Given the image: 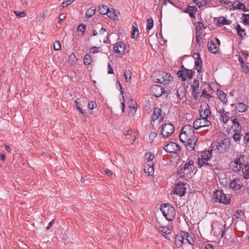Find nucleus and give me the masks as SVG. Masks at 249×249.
<instances>
[{
    "mask_svg": "<svg viewBox=\"0 0 249 249\" xmlns=\"http://www.w3.org/2000/svg\"><path fill=\"white\" fill-rule=\"evenodd\" d=\"M182 235H183L184 241H186L191 245H194L195 241L192 236L190 235L188 232L182 231Z\"/></svg>",
    "mask_w": 249,
    "mask_h": 249,
    "instance_id": "22",
    "label": "nucleus"
},
{
    "mask_svg": "<svg viewBox=\"0 0 249 249\" xmlns=\"http://www.w3.org/2000/svg\"><path fill=\"white\" fill-rule=\"evenodd\" d=\"M236 109L239 112L243 113L245 112L248 108L249 106L242 102H239L236 104Z\"/></svg>",
    "mask_w": 249,
    "mask_h": 249,
    "instance_id": "25",
    "label": "nucleus"
},
{
    "mask_svg": "<svg viewBox=\"0 0 249 249\" xmlns=\"http://www.w3.org/2000/svg\"><path fill=\"white\" fill-rule=\"evenodd\" d=\"M128 105L131 108L129 114L133 116L137 110V102L134 100L130 99L128 101Z\"/></svg>",
    "mask_w": 249,
    "mask_h": 249,
    "instance_id": "20",
    "label": "nucleus"
},
{
    "mask_svg": "<svg viewBox=\"0 0 249 249\" xmlns=\"http://www.w3.org/2000/svg\"><path fill=\"white\" fill-rule=\"evenodd\" d=\"M132 72L130 70L125 71L124 75L125 77L126 82H128L131 78Z\"/></svg>",
    "mask_w": 249,
    "mask_h": 249,
    "instance_id": "41",
    "label": "nucleus"
},
{
    "mask_svg": "<svg viewBox=\"0 0 249 249\" xmlns=\"http://www.w3.org/2000/svg\"><path fill=\"white\" fill-rule=\"evenodd\" d=\"M244 140L247 143L249 144V133H246L244 136Z\"/></svg>",
    "mask_w": 249,
    "mask_h": 249,
    "instance_id": "64",
    "label": "nucleus"
},
{
    "mask_svg": "<svg viewBox=\"0 0 249 249\" xmlns=\"http://www.w3.org/2000/svg\"><path fill=\"white\" fill-rule=\"evenodd\" d=\"M177 95L178 97L182 100L185 96V89L184 88H179L177 89Z\"/></svg>",
    "mask_w": 249,
    "mask_h": 249,
    "instance_id": "35",
    "label": "nucleus"
},
{
    "mask_svg": "<svg viewBox=\"0 0 249 249\" xmlns=\"http://www.w3.org/2000/svg\"><path fill=\"white\" fill-rule=\"evenodd\" d=\"M100 49V47H95V46L92 47L89 49L90 53H95L101 52L102 49L99 50Z\"/></svg>",
    "mask_w": 249,
    "mask_h": 249,
    "instance_id": "49",
    "label": "nucleus"
},
{
    "mask_svg": "<svg viewBox=\"0 0 249 249\" xmlns=\"http://www.w3.org/2000/svg\"><path fill=\"white\" fill-rule=\"evenodd\" d=\"M236 29L237 32V35L240 36L241 38H243L244 36H246V33L242 34V33H240V32H245V30L241 28L240 25L239 24H237L236 26Z\"/></svg>",
    "mask_w": 249,
    "mask_h": 249,
    "instance_id": "39",
    "label": "nucleus"
},
{
    "mask_svg": "<svg viewBox=\"0 0 249 249\" xmlns=\"http://www.w3.org/2000/svg\"><path fill=\"white\" fill-rule=\"evenodd\" d=\"M69 61L71 62V64L73 63H76L77 61V59L75 55V54L73 53L71 54L69 56Z\"/></svg>",
    "mask_w": 249,
    "mask_h": 249,
    "instance_id": "45",
    "label": "nucleus"
},
{
    "mask_svg": "<svg viewBox=\"0 0 249 249\" xmlns=\"http://www.w3.org/2000/svg\"><path fill=\"white\" fill-rule=\"evenodd\" d=\"M157 136V134L155 132H152L150 133V135L149 136L150 140H151L153 141L154 139Z\"/></svg>",
    "mask_w": 249,
    "mask_h": 249,
    "instance_id": "62",
    "label": "nucleus"
},
{
    "mask_svg": "<svg viewBox=\"0 0 249 249\" xmlns=\"http://www.w3.org/2000/svg\"><path fill=\"white\" fill-rule=\"evenodd\" d=\"M154 165H147L148 167L146 169V166L144 168V172L145 173L147 174L148 176H152L154 172V168L153 167Z\"/></svg>",
    "mask_w": 249,
    "mask_h": 249,
    "instance_id": "36",
    "label": "nucleus"
},
{
    "mask_svg": "<svg viewBox=\"0 0 249 249\" xmlns=\"http://www.w3.org/2000/svg\"><path fill=\"white\" fill-rule=\"evenodd\" d=\"M188 69L185 68L183 65H181L180 70H178L177 72V75L179 78L181 79L182 82L186 80V75L185 74V71Z\"/></svg>",
    "mask_w": 249,
    "mask_h": 249,
    "instance_id": "19",
    "label": "nucleus"
},
{
    "mask_svg": "<svg viewBox=\"0 0 249 249\" xmlns=\"http://www.w3.org/2000/svg\"><path fill=\"white\" fill-rule=\"evenodd\" d=\"M174 239L177 248H180L182 246L184 243V239L183 235H182V231H180L179 234H177L175 236Z\"/></svg>",
    "mask_w": 249,
    "mask_h": 249,
    "instance_id": "17",
    "label": "nucleus"
},
{
    "mask_svg": "<svg viewBox=\"0 0 249 249\" xmlns=\"http://www.w3.org/2000/svg\"><path fill=\"white\" fill-rule=\"evenodd\" d=\"M195 128L191 125H185L181 129L179 135V139L181 142H186L194 136Z\"/></svg>",
    "mask_w": 249,
    "mask_h": 249,
    "instance_id": "3",
    "label": "nucleus"
},
{
    "mask_svg": "<svg viewBox=\"0 0 249 249\" xmlns=\"http://www.w3.org/2000/svg\"><path fill=\"white\" fill-rule=\"evenodd\" d=\"M242 16L244 18L243 20V24L249 25V14H243Z\"/></svg>",
    "mask_w": 249,
    "mask_h": 249,
    "instance_id": "48",
    "label": "nucleus"
},
{
    "mask_svg": "<svg viewBox=\"0 0 249 249\" xmlns=\"http://www.w3.org/2000/svg\"><path fill=\"white\" fill-rule=\"evenodd\" d=\"M108 7L106 5H103L101 6H100L98 9L99 12L101 15H106L107 13V11L108 10Z\"/></svg>",
    "mask_w": 249,
    "mask_h": 249,
    "instance_id": "37",
    "label": "nucleus"
},
{
    "mask_svg": "<svg viewBox=\"0 0 249 249\" xmlns=\"http://www.w3.org/2000/svg\"><path fill=\"white\" fill-rule=\"evenodd\" d=\"M199 93V89H192V95L194 98L196 100L198 98V94Z\"/></svg>",
    "mask_w": 249,
    "mask_h": 249,
    "instance_id": "57",
    "label": "nucleus"
},
{
    "mask_svg": "<svg viewBox=\"0 0 249 249\" xmlns=\"http://www.w3.org/2000/svg\"><path fill=\"white\" fill-rule=\"evenodd\" d=\"M219 112L223 122L225 124H227L230 119L229 112L226 111L224 108H222L219 110Z\"/></svg>",
    "mask_w": 249,
    "mask_h": 249,
    "instance_id": "21",
    "label": "nucleus"
},
{
    "mask_svg": "<svg viewBox=\"0 0 249 249\" xmlns=\"http://www.w3.org/2000/svg\"><path fill=\"white\" fill-rule=\"evenodd\" d=\"M213 197L215 199V202L222 203L225 204H230L231 202V198L230 197L228 198L221 190H216L213 195Z\"/></svg>",
    "mask_w": 249,
    "mask_h": 249,
    "instance_id": "4",
    "label": "nucleus"
},
{
    "mask_svg": "<svg viewBox=\"0 0 249 249\" xmlns=\"http://www.w3.org/2000/svg\"><path fill=\"white\" fill-rule=\"evenodd\" d=\"M158 230L160 232L167 233V232L169 231V229L168 228V227L160 226L158 228Z\"/></svg>",
    "mask_w": 249,
    "mask_h": 249,
    "instance_id": "51",
    "label": "nucleus"
},
{
    "mask_svg": "<svg viewBox=\"0 0 249 249\" xmlns=\"http://www.w3.org/2000/svg\"><path fill=\"white\" fill-rule=\"evenodd\" d=\"M234 9L242 10L244 12H247L248 10L246 8L245 4L242 2H239L236 4L235 2L232 4Z\"/></svg>",
    "mask_w": 249,
    "mask_h": 249,
    "instance_id": "27",
    "label": "nucleus"
},
{
    "mask_svg": "<svg viewBox=\"0 0 249 249\" xmlns=\"http://www.w3.org/2000/svg\"><path fill=\"white\" fill-rule=\"evenodd\" d=\"M88 107L89 109L92 110L97 107V104L95 101H90L89 103Z\"/></svg>",
    "mask_w": 249,
    "mask_h": 249,
    "instance_id": "55",
    "label": "nucleus"
},
{
    "mask_svg": "<svg viewBox=\"0 0 249 249\" xmlns=\"http://www.w3.org/2000/svg\"><path fill=\"white\" fill-rule=\"evenodd\" d=\"M199 0V8L206 5L208 3V0Z\"/></svg>",
    "mask_w": 249,
    "mask_h": 249,
    "instance_id": "61",
    "label": "nucleus"
},
{
    "mask_svg": "<svg viewBox=\"0 0 249 249\" xmlns=\"http://www.w3.org/2000/svg\"><path fill=\"white\" fill-rule=\"evenodd\" d=\"M199 83V81L197 79H195L193 82V84L191 85V88L192 89H198Z\"/></svg>",
    "mask_w": 249,
    "mask_h": 249,
    "instance_id": "44",
    "label": "nucleus"
},
{
    "mask_svg": "<svg viewBox=\"0 0 249 249\" xmlns=\"http://www.w3.org/2000/svg\"><path fill=\"white\" fill-rule=\"evenodd\" d=\"M230 147V141L229 138H225L218 143L217 148L219 153L227 151Z\"/></svg>",
    "mask_w": 249,
    "mask_h": 249,
    "instance_id": "7",
    "label": "nucleus"
},
{
    "mask_svg": "<svg viewBox=\"0 0 249 249\" xmlns=\"http://www.w3.org/2000/svg\"><path fill=\"white\" fill-rule=\"evenodd\" d=\"M164 150L167 153H177L180 151L181 149L178 144L174 142H170L164 147Z\"/></svg>",
    "mask_w": 249,
    "mask_h": 249,
    "instance_id": "9",
    "label": "nucleus"
},
{
    "mask_svg": "<svg viewBox=\"0 0 249 249\" xmlns=\"http://www.w3.org/2000/svg\"><path fill=\"white\" fill-rule=\"evenodd\" d=\"M212 127V124L210 121L208 119L204 118V117H201L194 121L193 123V127L196 130H198L201 128Z\"/></svg>",
    "mask_w": 249,
    "mask_h": 249,
    "instance_id": "5",
    "label": "nucleus"
},
{
    "mask_svg": "<svg viewBox=\"0 0 249 249\" xmlns=\"http://www.w3.org/2000/svg\"><path fill=\"white\" fill-rule=\"evenodd\" d=\"M195 72L193 71L192 70L188 69L185 71V74L186 75V78L188 77L189 79H191L193 78Z\"/></svg>",
    "mask_w": 249,
    "mask_h": 249,
    "instance_id": "46",
    "label": "nucleus"
},
{
    "mask_svg": "<svg viewBox=\"0 0 249 249\" xmlns=\"http://www.w3.org/2000/svg\"><path fill=\"white\" fill-rule=\"evenodd\" d=\"M61 46L59 41H55L53 43V48L55 51H58L61 49Z\"/></svg>",
    "mask_w": 249,
    "mask_h": 249,
    "instance_id": "53",
    "label": "nucleus"
},
{
    "mask_svg": "<svg viewBox=\"0 0 249 249\" xmlns=\"http://www.w3.org/2000/svg\"><path fill=\"white\" fill-rule=\"evenodd\" d=\"M234 164H236L239 166L243 167L245 165V161L244 155L240 154L239 157H237L233 161Z\"/></svg>",
    "mask_w": 249,
    "mask_h": 249,
    "instance_id": "24",
    "label": "nucleus"
},
{
    "mask_svg": "<svg viewBox=\"0 0 249 249\" xmlns=\"http://www.w3.org/2000/svg\"><path fill=\"white\" fill-rule=\"evenodd\" d=\"M185 184L179 181L176 184L174 190V194L182 196L185 195L186 193V188L185 187Z\"/></svg>",
    "mask_w": 249,
    "mask_h": 249,
    "instance_id": "10",
    "label": "nucleus"
},
{
    "mask_svg": "<svg viewBox=\"0 0 249 249\" xmlns=\"http://www.w3.org/2000/svg\"><path fill=\"white\" fill-rule=\"evenodd\" d=\"M139 35V30L138 28V25L136 23L134 22L132 26V31L131 34V37L134 38L136 36H137Z\"/></svg>",
    "mask_w": 249,
    "mask_h": 249,
    "instance_id": "30",
    "label": "nucleus"
},
{
    "mask_svg": "<svg viewBox=\"0 0 249 249\" xmlns=\"http://www.w3.org/2000/svg\"><path fill=\"white\" fill-rule=\"evenodd\" d=\"M145 159L147 160V165H154V163L153 162V160L154 158V155L150 154V153H147L145 155Z\"/></svg>",
    "mask_w": 249,
    "mask_h": 249,
    "instance_id": "32",
    "label": "nucleus"
},
{
    "mask_svg": "<svg viewBox=\"0 0 249 249\" xmlns=\"http://www.w3.org/2000/svg\"><path fill=\"white\" fill-rule=\"evenodd\" d=\"M175 131V127L172 124H164L161 127L160 133L163 138L171 135Z\"/></svg>",
    "mask_w": 249,
    "mask_h": 249,
    "instance_id": "6",
    "label": "nucleus"
},
{
    "mask_svg": "<svg viewBox=\"0 0 249 249\" xmlns=\"http://www.w3.org/2000/svg\"><path fill=\"white\" fill-rule=\"evenodd\" d=\"M242 137L240 132H239L238 130H236L234 134L233 135V139L235 142H237L239 141Z\"/></svg>",
    "mask_w": 249,
    "mask_h": 249,
    "instance_id": "40",
    "label": "nucleus"
},
{
    "mask_svg": "<svg viewBox=\"0 0 249 249\" xmlns=\"http://www.w3.org/2000/svg\"><path fill=\"white\" fill-rule=\"evenodd\" d=\"M205 29V27L201 22L199 21L197 22L195 31L196 41L198 44L199 43V39H202L201 36L203 34V29Z\"/></svg>",
    "mask_w": 249,
    "mask_h": 249,
    "instance_id": "14",
    "label": "nucleus"
},
{
    "mask_svg": "<svg viewBox=\"0 0 249 249\" xmlns=\"http://www.w3.org/2000/svg\"><path fill=\"white\" fill-rule=\"evenodd\" d=\"M14 13L18 18H23L26 16V13L24 11L18 12L17 11H14Z\"/></svg>",
    "mask_w": 249,
    "mask_h": 249,
    "instance_id": "54",
    "label": "nucleus"
},
{
    "mask_svg": "<svg viewBox=\"0 0 249 249\" xmlns=\"http://www.w3.org/2000/svg\"><path fill=\"white\" fill-rule=\"evenodd\" d=\"M218 95L220 101L226 105L228 102L226 94L223 91L219 90L218 91Z\"/></svg>",
    "mask_w": 249,
    "mask_h": 249,
    "instance_id": "28",
    "label": "nucleus"
},
{
    "mask_svg": "<svg viewBox=\"0 0 249 249\" xmlns=\"http://www.w3.org/2000/svg\"><path fill=\"white\" fill-rule=\"evenodd\" d=\"M198 141L197 137H194L186 142H182L185 145L187 151H192L195 149V146Z\"/></svg>",
    "mask_w": 249,
    "mask_h": 249,
    "instance_id": "13",
    "label": "nucleus"
},
{
    "mask_svg": "<svg viewBox=\"0 0 249 249\" xmlns=\"http://www.w3.org/2000/svg\"><path fill=\"white\" fill-rule=\"evenodd\" d=\"M95 12L96 7L94 6H91L86 12V17H88L89 18H91L95 14Z\"/></svg>",
    "mask_w": 249,
    "mask_h": 249,
    "instance_id": "33",
    "label": "nucleus"
},
{
    "mask_svg": "<svg viewBox=\"0 0 249 249\" xmlns=\"http://www.w3.org/2000/svg\"><path fill=\"white\" fill-rule=\"evenodd\" d=\"M230 185L231 188L235 191L239 190L241 188V185L236 183L235 179L231 181Z\"/></svg>",
    "mask_w": 249,
    "mask_h": 249,
    "instance_id": "34",
    "label": "nucleus"
},
{
    "mask_svg": "<svg viewBox=\"0 0 249 249\" xmlns=\"http://www.w3.org/2000/svg\"><path fill=\"white\" fill-rule=\"evenodd\" d=\"M194 164V161L193 160H190L187 163L184 164V170L189 169V166L193 165Z\"/></svg>",
    "mask_w": 249,
    "mask_h": 249,
    "instance_id": "60",
    "label": "nucleus"
},
{
    "mask_svg": "<svg viewBox=\"0 0 249 249\" xmlns=\"http://www.w3.org/2000/svg\"><path fill=\"white\" fill-rule=\"evenodd\" d=\"M154 80L156 83L166 85L173 80V77L169 73L160 71L154 76Z\"/></svg>",
    "mask_w": 249,
    "mask_h": 249,
    "instance_id": "2",
    "label": "nucleus"
},
{
    "mask_svg": "<svg viewBox=\"0 0 249 249\" xmlns=\"http://www.w3.org/2000/svg\"><path fill=\"white\" fill-rule=\"evenodd\" d=\"M86 26L84 24H83V23L80 24L78 26L77 31L78 32H82V34H83V33H84V31L86 29Z\"/></svg>",
    "mask_w": 249,
    "mask_h": 249,
    "instance_id": "58",
    "label": "nucleus"
},
{
    "mask_svg": "<svg viewBox=\"0 0 249 249\" xmlns=\"http://www.w3.org/2000/svg\"><path fill=\"white\" fill-rule=\"evenodd\" d=\"M241 168H242V167L239 166L238 165L234 164L232 166V170L234 172L238 173L241 170Z\"/></svg>",
    "mask_w": 249,
    "mask_h": 249,
    "instance_id": "59",
    "label": "nucleus"
},
{
    "mask_svg": "<svg viewBox=\"0 0 249 249\" xmlns=\"http://www.w3.org/2000/svg\"><path fill=\"white\" fill-rule=\"evenodd\" d=\"M231 120L232 122V123L233 125H236V127L238 128L241 127L240 124L238 122V121L237 118H235L234 116H232L231 117Z\"/></svg>",
    "mask_w": 249,
    "mask_h": 249,
    "instance_id": "50",
    "label": "nucleus"
},
{
    "mask_svg": "<svg viewBox=\"0 0 249 249\" xmlns=\"http://www.w3.org/2000/svg\"><path fill=\"white\" fill-rule=\"evenodd\" d=\"M91 63V58L90 54H86L84 56V63L86 66L89 65Z\"/></svg>",
    "mask_w": 249,
    "mask_h": 249,
    "instance_id": "38",
    "label": "nucleus"
},
{
    "mask_svg": "<svg viewBox=\"0 0 249 249\" xmlns=\"http://www.w3.org/2000/svg\"><path fill=\"white\" fill-rule=\"evenodd\" d=\"M106 15L108 17L114 20L118 19V16L113 9H110L108 8V10L107 11V13Z\"/></svg>",
    "mask_w": 249,
    "mask_h": 249,
    "instance_id": "29",
    "label": "nucleus"
},
{
    "mask_svg": "<svg viewBox=\"0 0 249 249\" xmlns=\"http://www.w3.org/2000/svg\"><path fill=\"white\" fill-rule=\"evenodd\" d=\"M184 13H186L189 14L190 17L191 18H195V13L194 12H193L192 10H191L190 8H189V7L187 6V8L184 11Z\"/></svg>",
    "mask_w": 249,
    "mask_h": 249,
    "instance_id": "47",
    "label": "nucleus"
},
{
    "mask_svg": "<svg viewBox=\"0 0 249 249\" xmlns=\"http://www.w3.org/2000/svg\"><path fill=\"white\" fill-rule=\"evenodd\" d=\"M231 21L227 20L226 18L223 17H221L219 18V19L217 21V23L218 24H219V26H220L221 25H229L231 23Z\"/></svg>",
    "mask_w": 249,
    "mask_h": 249,
    "instance_id": "31",
    "label": "nucleus"
},
{
    "mask_svg": "<svg viewBox=\"0 0 249 249\" xmlns=\"http://www.w3.org/2000/svg\"><path fill=\"white\" fill-rule=\"evenodd\" d=\"M74 107H76V108L78 110V111L81 113L82 116L83 117H85L86 114L83 111L82 109L80 107L79 103L77 101V100L74 101Z\"/></svg>",
    "mask_w": 249,
    "mask_h": 249,
    "instance_id": "42",
    "label": "nucleus"
},
{
    "mask_svg": "<svg viewBox=\"0 0 249 249\" xmlns=\"http://www.w3.org/2000/svg\"><path fill=\"white\" fill-rule=\"evenodd\" d=\"M201 96H203L204 98L208 100L212 98V96L207 92V91L205 89H204L202 90Z\"/></svg>",
    "mask_w": 249,
    "mask_h": 249,
    "instance_id": "52",
    "label": "nucleus"
},
{
    "mask_svg": "<svg viewBox=\"0 0 249 249\" xmlns=\"http://www.w3.org/2000/svg\"><path fill=\"white\" fill-rule=\"evenodd\" d=\"M241 170H242L243 178L246 180H248L249 179V163H246L242 167Z\"/></svg>",
    "mask_w": 249,
    "mask_h": 249,
    "instance_id": "23",
    "label": "nucleus"
},
{
    "mask_svg": "<svg viewBox=\"0 0 249 249\" xmlns=\"http://www.w3.org/2000/svg\"><path fill=\"white\" fill-rule=\"evenodd\" d=\"M153 20L152 18H149L147 19L146 29L148 30H151L153 27Z\"/></svg>",
    "mask_w": 249,
    "mask_h": 249,
    "instance_id": "43",
    "label": "nucleus"
},
{
    "mask_svg": "<svg viewBox=\"0 0 249 249\" xmlns=\"http://www.w3.org/2000/svg\"><path fill=\"white\" fill-rule=\"evenodd\" d=\"M211 154V153L210 152V151H208V154H206V152H205L203 154H202V158H198V164L199 165L200 167L203 166H209V167H212L213 166V165H212L211 163L209 162H207L206 161H208L210 160V156H208V155Z\"/></svg>",
    "mask_w": 249,
    "mask_h": 249,
    "instance_id": "11",
    "label": "nucleus"
},
{
    "mask_svg": "<svg viewBox=\"0 0 249 249\" xmlns=\"http://www.w3.org/2000/svg\"><path fill=\"white\" fill-rule=\"evenodd\" d=\"M74 0H67L66 1H63L61 5L60 6V9H62L67 6L70 5L71 3H72V1H73Z\"/></svg>",
    "mask_w": 249,
    "mask_h": 249,
    "instance_id": "56",
    "label": "nucleus"
},
{
    "mask_svg": "<svg viewBox=\"0 0 249 249\" xmlns=\"http://www.w3.org/2000/svg\"><path fill=\"white\" fill-rule=\"evenodd\" d=\"M151 91L154 96L156 97H159L162 94L166 93V91L161 86L157 85L152 86Z\"/></svg>",
    "mask_w": 249,
    "mask_h": 249,
    "instance_id": "12",
    "label": "nucleus"
},
{
    "mask_svg": "<svg viewBox=\"0 0 249 249\" xmlns=\"http://www.w3.org/2000/svg\"><path fill=\"white\" fill-rule=\"evenodd\" d=\"M126 45L121 42L115 44L114 47V50L118 54H124L125 50Z\"/></svg>",
    "mask_w": 249,
    "mask_h": 249,
    "instance_id": "16",
    "label": "nucleus"
},
{
    "mask_svg": "<svg viewBox=\"0 0 249 249\" xmlns=\"http://www.w3.org/2000/svg\"><path fill=\"white\" fill-rule=\"evenodd\" d=\"M202 67V60L201 58L197 59L195 62V68L198 73H201Z\"/></svg>",
    "mask_w": 249,
    "mask_h": 249,
    "instance_id": "26",
    "label": "nucleus"
},
{
    "mask_svg": "<svg viewBox=\"0 0 249 249\" xmlns=\"http://www.w3.org/2000/svg\"><path fill=\"white\" fill-rule=\"evenodd\" d=\"M165 113L162 112V109L161 108L156 107L153 111L152 118L153 121L156 120L160 118L161 119H163L164 117Z\"/></svg>",
    "mask_w": 249,
    "mask_h": 249,
    "instance_id": "15",
    "label": "nucleus"
},
{
    "mask_svg": "<svg viewBox=\"0 0 249 249\" xmlns=\"http://www.w3.org/2000/svg\"><path fill=\"white\" fill-rule=\"evenodd\" d=\"M199 114L201 117H204V118L208 119L211 117L212 113L208 104L205 103L200 106Z\"/></svg>",
    "mask_w": 249,
    "mask_h": 249,
    "instance_id": "8",
    "label": "nucleus"
},
{
    "mask_svg": "<svg viewBox=\"0 0 249 249\" xmlns=\"http://www.w3.org/2000/svg\"><path fill=\"white\" fill-rule=\"evenodd\" d=\"M160 210L167 220L172 221L174 219L176 210L170 203L161 204L160 206Z\"/></svg>",
    "mask_w": 249,
    "mask_h": 249,
    "instance_id": "1",
    "label": "nucleus"
},
{
    "mask_svg": "<svg viewBox=\"0 0 249 249\" xmlns=\"http://www.w3.org/2000/svg\"><path fill=\"white\" fill-rule=\"evenodd\" d=\"M241 66H242V71L244 72H245V73H248V72H249V66H248L247 65H245V64L244 65H241Z\"/></svg>",
    "mask_w": 249,
    "mask_h": 249,
    "instance_id": "63",
    "label": "nucleus"
},
{
    "mask_svg": "<svg viewBox=\"0 0 249 249\" xmlns=\"http://www.w3.org/2000/svg\"><path fill=\"white\" fill-rule=\"evenodd\" d=\"M208 49L210 53L214 54L219 53L220 52L219 47L217 46L213 40H211L208 43Z\"/></svg>",
    "mask_w": 249,
    "mask_h": 249,
    "instance_id": "18",
    "label": "nucleus"
}]
</instances>
